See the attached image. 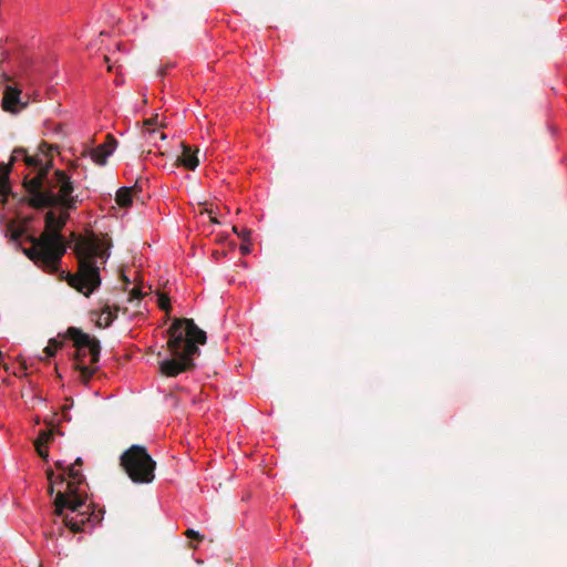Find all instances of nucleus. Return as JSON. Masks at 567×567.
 Masks as SVG:
<instances>
[{
    "label": "nucleus",
    "mask_w": 567,
    "mask_h": 567,
    "mask_svg": "<svg viewBox=\"0 0 567 567\" xmlns=\"http://www.w3.org/2000/svg\"><path fill=\"white\" fill-rule=\"evenodd\" d=\"M53 158H47L45 166L32 178L24 177L23 186L29 195V205L33 208L59 207L61 213L69 215V210L75 209L79 196L73 195L74 184L71 177L61 169L51 175Z\"/></svg>",
    "instance_id": "1"
},
{
    "label": "nucleus",
    "mask_w": 567,
    "mask_h": 567,
    "mask_svg": "<svg viewBox=\"0 0 567 567\" xmlns=\"http://www.w3.org/2000/svg\"><path fill=\"white\" fill-rule=\"evenodd\" d=\"M71 238L74 243L73 250L78 259V271L74 275H69L68 282L72 288L89 297L101 285L97 261L100 260L104 265L109 259L111 239L107 235L100 237L92 230H87L83 235L72 233Z\"/></svg>",
    "instance_id": "2"
},
{
    "label": "nucleus",
    "mask_w": 567,
    "mask_h": 567,
    "mask_svg": "<svg viewBox=\"0 0 567 567\" xmlns=\"http://www.w3.org/2000/svg\"><path fill=\"white\" fill-rule=\"evenodd\" d=\"M167 336V350L171 358L159 362L161 373L173 378L193 370L194 358L200 353L198 344L206 343V332L193 319L174 318Z\"/></svg>",
    "instance_id": "3"
},
{
    "label": "nucleus",
    "mask_w": 567,
    "mask_h": 567,
    "mask_svg": "<svg viewBox=\"0 0 567 567\" xmlns=\"http://www.w3.org/2000/svg\"><path fill=\"white\" fill-rule=\"evenodd\" d=\"M66 473L69 481H66L64 473L56 476L59 483L65 487L59 489L55 494L53 514L56 517H62L63 526L71 532L80 533L83 530L84 524L90 522L92 517L86 496L79 488L84 483L85 477L74 465H69Z\"/></svg>",
    "instance_id": "4"
},
{
    "label": "nucleus",
    "mask_w": 567,
    "mask_h": 567,
    "mask_svg": "<svg viewBox=\"0 0 567 567\" xmlns=\"http://www.w3.org/2000/svg\"><path fill=\"white\" fill-rule=\"evenodd\" d=\"M70 215L63 214L56 217L53 210L45 214V229L38 237H30L31 247L24 249V254L38 266L43 269L54 272L62 256L66 250V245L61 230L66 224Z\"/></svg>",
    "instance_id": "5"
},
{
    "label": "nucleus",
    "mask_w": 567,
    "mask_h": 567,
    "mask_svg": "<svg viewBox=\"0 0 567 567\" xmlns=\"http://www.w3.org/2000/svg\"><path fill=\"white\" fill-rule=\"evenodd\" d=\"M65 338L72 340L73 346L76 348L75 368L80 371L81 381L87 384L96 368L85 365L83 359L89 353L92 365L99 362L101 352L100 341L75 327H70L66 330Z\"/></svg>",
    "instance_id": "6"
},
{
    "label": "nucleus",
    "mask_w": 567,
    "mask_h": 567,
    "mask_svg": "<svg viewBox=\"0 0 567 567\" xmlns=\"http://www.w3.org/2000/svg\"><path fill=\"white\" fill-rule=\"evenodd\" d=\"M127 476L136 484H148L155 477L156 462L142 445H132L120 458Z\"/></svg>",
    "instance_id": "7"
},
{
    "label": "nucleus",
    "mask_w": 567,
    "mask_h": 567,
    "mask_svg": "<svg viewBox=\"0 0 567 567\" xmlns=\"http://www.w3.org/2000/svg\"><path fill=\"white\" fill-rule=\"evenodd\" d=\"M3 83L2 109L6 112L17 113L25 107L21 102V90L18 84L6 73L1 74Z\"/></svg>",
    "instance_id": "8"
},
{
    "label": "nucleus",
    "mask_w": 567,
    "mask_h": 567,
    "mask_svg": "<svg viewBox=\"0 0 567 567\" xmlns=\"http://www.w3.org/2000/svg\"><path fill=\"white\" fill-rule=\"evenodd\" d=\"M40 153L35 155H29L25 150L17 148L13 151L11 156V163L23 161L28 167L33 168L37 173L45 166L47 158H52L51 151L52 146L45 142H42L39 146Z\"/></svg>",
    "instance_id": "9"
},
{
    "label": "nucleus",
    "mask_w": 567,
    "mask_h": 567,
    "mask_svg": "<svg viewBox=\"0 0 567 567\" xmlns=\"http://www.w3.org/2000/svg\"><path fill=\"white\" fill-rule=\"evenodd\" d=\"M117 145V141L113 135L107 134L105 142L96 146L91 151V158L93 162L100 166L106 164V159L110 155L113 154Z\"/></svg>",
    "instance_id": "10"
},
{
    "label": "nucleus",
    "mask_w": 567,
    "mask_h": 567,
    "mask_svg": "<svg viewBox=\"0 0 567 567\" xmlns=\"http://www.w3.org/2000/svg\"><path fill=\"white\" fill-rule=\"evenodd\" d=\"M197 153V148L194 151L188 144L182 143V155L178 156L177 164L194 171L199 164Z\"/></svg>",
    "instance_id": "11"
},
{
    "label": "nucleus",
    "mask_w": 567,
    "mask_h": 567,
    "mask_svg": "<svg viewBox=\"0 0 567 567\" xmlns=\"http://www.w3.org/2000/svg\"><path fill=\"white\" fill-rule=\"evenodd\" d=\"M142 192V186L140 182L136 181L132 187H121L116 192L115 200L121 207H128L132 205V196L133 193Z\"/></svg>",
    "instance_id": "12"
},
{
    "label": "nucleus",
    "mask_w": 567,
    "mask_h": 567,
    "mask_svg": "<svg viewBox=\"0 0 567 567\" xmlns=\"http://www.w3.org/2000/svg\"><path fill=\"white\" fill-rule=\"evenodd\" d=\"M11 171L10 165H0V200L4 204L8 199V195L11 192L9 174Z\"/></svg>",
    "instance_id": "13"
},
{
    "label": "nucleus",
    "mask_w": 567,
    "mask_h": 567,
    "mask_svg": "<svg viewBox=\"0 0 567 567\" xmlns=\"http://www.w3.org/2000/svg\"><path fill=\"white\" fill-rule=\"evenodd\" d=\"M120 308L115 306L113 309L110 306H104L100 317L96 320V326L100 328L109 327L117 316Z\"/></svg>",
    "instance_id": "14"
},
{
    "label": "nucleus",
    "mask_w": 567,
    "mask_h": 567,
    "mask_svg": "<svg viewBox=\"0 0 567 567\" xmlns=\"http://www.w3.org/2000/svg\"><path fill=\"white\" fill-rule=\"evenodd\" d=\"M53 435H54L53 429L41 431L39 433L38 439L34 442V445L47 446L53 440Z\"/></svg>",
    "instance_id": "15"
},
{
    "label": "nucleus",
    "mask_w": 567,
    "mask_h": 567,
    "mask_svg": "<svg viewBox=\"0 0 567 567\" xmlns=\"http://www.w3.org/2000/svg\"><path fill=\"white\" fill-rule=\"evenodd\" d=\"M143 134H144V137L146 138V141L148 143H154V144H155L157 137L159 140H165L166 138V135L163 132H159V131H157L155 128H145Z\"/></svg>",
    "instance_id": "16"
},
{
    "label": "nucleus",
    "mask_w": 567,
    "mask_h": 567,
    "mask_svg": "<svg viewBox=\"0 0 567 567\" xmlns=\"http://www.w3.org/2000/svg\"><path fill=\"white\" fill-rule=\"evenodd\" d=\"M62 347V342L56 341L55 339H50L49 344L44 348V352L49 358L54 357L58 349Z\"/></svg>",
    "instance_id": "17"
},
{
    "label": "nucleus",
    "mask_w": 567,
    "mask_h": 567,
    "mask_svg": "<svg viewBox=\"0 0 567 567\" xmlns=\"http://www.w3.org/2000/svg\"><path fill=\"white\" fill-rule=\"evenodd\" d=\"M47 478L49 481L48 494L53 495L54 486L56 484L58 485H61V484L59 483V480L56 478V476L54 475V472L51 468L47 470Z\"/></svg>",
    "instance_id": "18"
},
{
    "label": "nucleus",
    "mask_w": 567,
    "mask_h": 567,
    "mask_svg": "<svg viewBox=\"0 0 567 567\" xmlns=\"http://www.w3.org/2000/svg\"><path fill=\"white\" fill-rule=\"evenodd\" d=\"M157 303H158V307L162 310L166 311V313H169L172 307H171V303H169V298L166 295L159 293L158 295Z\"/></svg>",
    "instance_id": "19"
},
{
    "label": "nucleus",
    "mask_w": 567,
    "mask_h": 567,
    "mask_svg": "<svg viewBox=\"0 0 567 567\" xmlns=\"http://www.w3.org/2000/svg\"><path fill=\"white\" fill-rule=\"evenodd\" d=\"M233 231L237 234L244 241H249L251 231L247 228L238 230L237 226H233Z\"/></svg>",
    "instance_id": "20"
},
{
    "label": "nucleus",
    "mask_w": 567,
    "mask_h": 567,
    "mask_svg": "<svg viewBox=\"0 0 567 567\" xmlns=\"http://www.w3.org/2000/svg\"><path fill=\"white\" fill-rule=\"evenodd\" d=\"M185 535L188 538H194V539H197V540H203L204 539L203 535H200L198 532H196L194 529H190V528L185 532Z\"/></svg>",
    "instance_id": "21"
},
{
    "label": "nucleus",
    "mask_w": 567,
    "mask_h": 567,
    "mask_svg": "<svg viewBox=\"0 0 567 567\" xmlns=\"http://www.w3.org/2000/svg\"><path fill=\"white\" fill-rule=\"evenodd\" d=\"M35 450L39 454V456L41 458H43L44 461H48V457H49V452L48 450L45 449V446H42V445H35Z\"/></svg>",
    "instance_id": "22"
},
{
    "label": "nucleus",
    "mask_w": 567,
    "mask_h": 567,
    "mask_svg": "<svg viewBox=\"0 0 567 567\" xmlns=\"http://www.w3.org/2000/svg\"><path fill=\"white\" fill-rule=\"evenodd\" d=\"M142 297V291L138 288H133L130 292L128 301H132L133 299L140 300Z\"/></svg>",
    "instance_id": "23"
},
{
    "label": "nucleus",
    "mask_w": 567,
    "mask_h": 567,
    "mask_svg": "<svg viewBox=\"0 0 567 567\" xmlns=\"http://www.w3.org/2000/svg\"><path fill=\"white\" fill-rule=\"evenodd\" d=\"M240 251L243 255H247L250 252V247L248 245V241H244V244L240 246Z\"/></svg>",
    "instance_id": "24"
},
{
    "label": "nucleus",
    "mask_w": 567,
    "mask_h": 567,
    "mask_svg": "<svg viewBox=\"0 0 567 567\" xmlns=\"http://www.w3.org/2000/svg\"><path fill=\"white\" fill-rule=\"evenodd\" d=\"M55 467L58 470H61L63 471V473L65 474V472L68 471V466L64 465V463L62 461H56L55 462Z\"/></svg>",
    "instance_id": "25"
},
{
    "label": "nucleus",
    "mask_w": 567,
    "mask_h": 567,
    "mask_svg": "<svg viewBox=\"0 0 567 567\" xmlns=\"http://www.w3.org/2000/svg\"><path fill=\"white\" fill-rule=\"evenodd\" d=\"M68 410H69V406L64 405L63 410H62V417H63L64 421H70L71 420V417L68 415Z\"/></svg>",
    "instance_id": "26"
},
{
    "label": "nucleus",
    "mask_w": 567,
    "mask_h": 567,
    "mask_svg": "<svg viewBox=\"0 0 567 567\" xmlns=\"http://www.w3.org/2000/svg\"><path fill=\"white\" fill-rule=\"evenodd\" d=\"M155 118H148L144 122V125L146 126V128H152L151 126L153 125Z\"/></svg>",
    "instance_id": "27"
},
{
    "label": "nucleus",
    "mask_w": 567,
    "mask_h": 567,
    "mask_svg": "<svg viewBox=\"0 0 567 567\" xmlns=\"http://www.w3.org/2000/svg\"><path fill=\"white\" fill-rule=\"evenodd\" d=\"M54 133L55 134H62V126H61V124H54Z\"/></svg>",
    "instance_id": "28"
},
{
    "label": "nucleus",
    "mask_w": 567,
    "mask_h": 567,
    "mask_svg": "<svg viewBox=\"0 0 567 567\" xmlns=\"http://www.w3.org/2000/svg\"><path fill=\"white\" fill-rule=\"evenodd\" d=\"M72 465H74V466H82L83 465V460L81 457H78Z\"/></svg>",
    "instance_id": "29"
},
{
    "label": "nucleus",
    "mask_w": 567,
    "mask_h": 567,
    "mask_svg": "<svg viewBox=\"0 0 567 567\" xmlns=\"http://www.w3.org/2000/svg\"><path fill=\"white\" fill-rule=\"evenodd\" d=\"M45 537H47L48 539H52V538H53V533H47V534H45Z\"/></svg>",
    "instance_id": "30"
},
{
    "label": "nucleus",
    "mask_w": 567,
    "mask_h": 567,
    "mask_svg": "<svg viewBox=\"0 0 567 567\" xmlns=\"http://www.w3.org/2000/svg\"><path fill=\"white\" fill-rule=\"evenodd\" d=\"M210 221L214 223V224H218V220L216 217H210Z\"/></svg>",
    "instance_id": "31"
},
{
    "label": "nucleus",
    "mask_w": 567,
    "mask_h": 567,
    "mask_svg": "<svg viewBox=\"0 0 567 567\" xmlns=\"http://www.w3.org/2000/svg\"><path fill=\"white\" fill-rule=\"evenodd\" d=\"M62 533H63V527H60V528H59V534H60V536L62 535Z\"/></svg>",
    "instance_id": "32"
},
{
    "label": "nucleus",
    "mask_w": 567,
    "mask_h": 567,
    "mask_svg": "<svg viewBox=\"0 0 567 567\" xmlns=\"http://www.w3.org/2000/svg\"><path fill=\"white\" fill-rule=\"evenodd\" d=\"M104 60H105V62H106V63H109V62H110V59H109V56H106V55L104 56Z\"/></svg>",
    "instance_id": "33"
},
{
    "label": "nucleus",
    "mask_w": 567,
    "mask_h": 567,
    "mask_svg": "<svg viewBox=\"0 0 567 567\" xmlns=\"http://www.w3.org/2000/svg\"><path fill=\"white\" fill-rule=\"evenodd\" d=\"M2 357V352L0 351V358Z\"/></svg>",
    "instance_id": "34"
}]
</instances>
